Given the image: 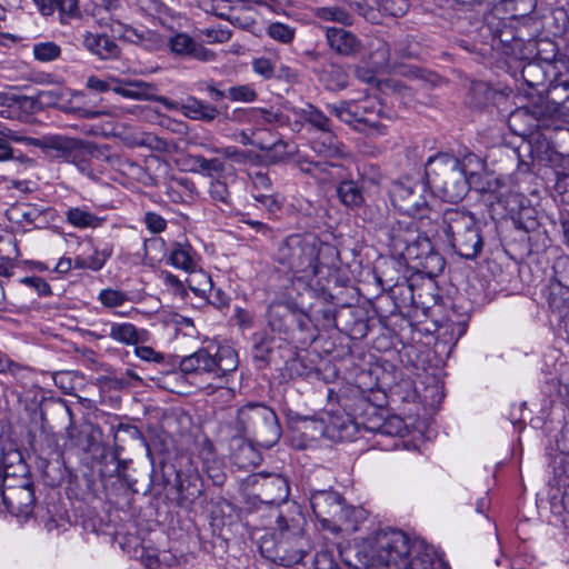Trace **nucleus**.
Masks as SVG:
<instances>
[{
    "mask_svg": "<svg viewBox=\"0 0 569 569\" xmlns=\"http://www.w3.org/2000/svg\"><path fill=\"white\" fill-rule=\"evenodd\" d=\"M356 561L347 560L352 569L385 567L386 569H431L433 550L420 542H411L398 529H383L358 547Z\"/></svg>",
    "mask_w": 569,
    "mask_h": 569,
    "instance_id": "nucleus-1",
    "label": "nucleus"
},
{
    "mask_svg": "<svg viewBox=\"0 0 569 569\" xmlns=\"http://www.w3.org/2000/svg\"><path fill=\"white\" fill-rule=\"evenodd\" d=\"M338 251L311 234H290L277 243L272 259L284 270L298 274L308 284L317 277L329 274Z\"/></svg>",
    "mask_w": 569,
    "mask_h": 569,
    "instance_id": "nucleus-2",
    "label": "nucleus"
},
{
    "mask_svg": "<svg viewBox=\"0 0 569 569\" xmlns=\"http://www.w3.org/2000/svg\"><path fill=\"white\" fill-rule=\"evenodd\" d=\"M476 159L468 154L463 160L450 153H438L426 163V176L435 193L443 201L458 202L470 189L468 164Z\"/></svg>",
    "mask_w": 569,
    "mask_h": 569,
    "instance_id": "nucleus-3",
    "label": "nucleus"
},
{
    "mask_svg": "<svg viewBox=\"0 0 569 569\" xmlns=\"http://www.w3.org/2000/svg\"><path fill=\"white\" fill-rule=\"evenodd\" d=\"M229 428L232 437L248 438L266 448L276 445L282 433L274 410L261 402H248L240 407Z\"/></svg>",
    "mask_w": 569,
    "mask_h": 569,
    "instance_id": "nucleus-4",
    "label": "nucleus"
},
{
    "mask_svg": "<svg viewBox=\"0 0 569 569\" xmlns=\"http://www.w3.org/2000/svg\"><path fill=\"white\" fill-rule=\"evenodd\" d=\"M441 229L452 250L465 259L476 258L483 241L476 219L462 208H448L442 212Z\"/></svg>",
    "mask_w": 569,
    "mask_h": 569,
    "instance_id": "nucleus-5",
    "label": "nucleus"
},
{
    "mask_svg": "<svg viewBox=\"0 0 569 569\" xmlns=\"http://www.w3.org/2000/svg\"><path fill=\"white\" fill-rule=\"evenodd\" d=\"M238 367V357L230 347L200 348L196 352L181 359L179 368L184 375L207 376L222 381Z\"/></svg>",
    "mask_w": 569,
    "mask_h": 569,
    "instance_id": "nucleus-6",
    "label": "nucleus"
},
{
    "mask_svg": "<svg viewBox=\"0 0 569 569\" xmlns=\"http://www.w3.org/2000/svg\"><path fill=\"white\" fill-rule=\"evenodd\" d=\"M328 110L359 132L387 133V126L381 121L387 116L382 111L381 103L376 99L345 100L337 104H329Z\"/></svg>",
    "mask_w": 569,
    "mask_h": 569,
    "instance_id": "nucleus-7",
    "label": "nucleus"
},
{
    "mask_svg": "<svg viewBox=\"0 0 569 569\" xmlns=\"http://www.w3.org/2000/svg\"><path fill=\"white\" fill-rule=\"evenodd\" d=\"M49 150L57 152L56 157L74 164L88 177L94 176V162H108L110 160L109 148L92 142H81L62 136H52L48 142Z\"/></svg>",
    "mask_w": 569,
    "mask_h": 569,
    "instance_id": "nucleus-8",
    "label": "nucleus"
},
{
    "mask_svg": "<svg viewBox=\"0 0 569 569\" xmlns=\"http://www.w3.org/2000/svg\"><path fill=\"white\" fill-rule=\"evenodd\" d=\"M391 203L409 217L423 218L428 212V187L417 177L405 176L393 181L389 189Z\"/></svg>",
    "mask_w": 569,
    "mask_h": 569,
    "instance_id": "nucleus-9",
    "label": "nucleus"
},
{
    "mask_svg": "<svg viewBox=\"0 0 569 569\" xmlns=\"http://www.w3.org/2000/svg\"><path fill=\"white\" fill-rule=\"evenodd\" d=\"M277 526L279 533L276 550L280 565L292 567L300 563L311 550L310 541L299 526L290 525L282 516L278 517Z\"/></svg>",
    "mask_w": 569,
    "mask_h": 569,
    "instance_id": "nucleus-10",
    "label": "nucleus"
},
{
    "mask_svg": "<svg viewBox=\"0 0 569 569\" xmlns=\"http://www.w3.org/2000/svg\"><path fill=\"white\" fill-rule=\"evenodd\" d=\"M310 505L316 518L329 530H341L348 521L350 510L337 491L316 490L310 496Z\"/></svg>",
    "mask_w": 569,
    "mask_h": 569,
    "instance_id": "nucleus-11",
    "label": "nucleus"
},
{
    "mask_svg": "<svg viewBox=\"0 0 569 569\" xmlns=\"http://www.w3.org/2000/svg\"><path fill=\"white\" fill-rule=\"evenodd\" d=\"M270 329L278 333L290 335L296 329L308 330L311 317L293 302H272L267 312Z\"/></svg>",
    "mask_w": 569,
    "mask_h": 569,
    "instance_id": "nucleus-12",
    "label": "nucleus"
},
{
    "mask_svg": "<svg viewBox=\"0 0 569 569\" xmlns=\"http://www.w3.org/2000/svg\"><path fill=\"white\" fill-rule=\"evenodd\" d=\"M1 502L2 511H9L17 518H30L36 505L33 485L28 480H23L18 486H6Z\"/></svg>",
    "mask_w": 569,
    "mask_h": 569,
    "instance_id": "nucleus-13",
    "label": "nucleus"
},
{
    "mask_svg": "<svg viewBox=\"0 0 569 569\" xmlns=\"http://www.w3.org/2000/svg\"><path fill=\"white\" fill-rule=\"evenodd\" d=\"M114 88L112 91L128 99L133 100H146V101H158L164 106L168 110L177 109V102L169 100L166 97L157 94V88L154 84L136 80L127 81L112 78Z\"/></svg>",
    "mask_w": 569,
    "mask_h": 569,
    "instance_id": "nucleus-14",
    "label": "nucleus"
},
{
    "mask_svg": "<svg viewBox=\"0 0 569 569\" xmlns=\"http://www.w3.org/2000/svg\"><path fill=\"white\" fill-rule=\"evenodd\" d=\"M325 34L329 48L337 54L350 57L357 54L361 49V40L349 30L327 27Z\"/></svg>",
    "mask_w": 569,
    "mask_h": 569,
    "instance_id": "nucleus-15",
    "label": "nucleus"
},
{
    "mask_svg": "<svg viewBox=\"0 0 569 569\" xmlns=\"http://www.w3.org/2000/svg\"><path fill=\"white\" fill-rule=\"evenodd\" d=\"M172 53L177 56L191 57L200 61H211L214 53L203 46L197 43L186 33H176L168 42Z\"/></svg>",
    "mask_w": 569,
    "mask_h": 569,
    "instance_id": "nucleus-16",
    "label": "nucleus"
},
{
    "mask_svg": "<svg viewBox=\"0 0 569 569\" xmlns=\"http://www.w3.org/2000/svg\"><path fill=\"white\" fill-rule=\"evenodd\" d=\"M411 218L412 217L407 216V218L397 220L390 227V246L397 253L401 252L406 247L415 242L417 238H420V236L417 234L418 227Z\"/></svg>",
    "mask_w": 569,
    "mask_h": 569,
    "instance_id": "nucleus-17",
    "label": "nucleus"
},
{
    "mask_svg": "<svg viewBox=\"0 0 569 569\" xmlns=\"http://www.w3.org/2000/svg\"><path fill=\"white\" fill-rule=\"evenodd\" d=\"M41 14L51 16L58 12L59 21L68 23L71 19L80 18L78 0H32Z\"/></svg>",
    "mask_w": 569,
    "mask_h": 569,
    "instance_id": "nucleus-18",
    "label": "nucleus"
},
{
    "mask_svg": "<svg viewBox=\"0 0 569 569\" xmlns=\"http://www.w3.org/2000/svg\"><path fill=\"white\" fill-rule=\"evenodd\" d=\"M83 47L102 60L116 59L120 56V48L107 34L87 32L82 40Z\"/></svg>",
    "mask_w": 569,
    "mask_h": 569,
    "instance_id": "nucleus-19",
    "label": "nucleus"
},
{
    "mask_svg": "<svg viewBox=\"0 0 569 569\" xmlns=\"http://www.w3.org/2000/svg\"><path fill=\"white\" fill-rule=\"evenodd\" d=\"M327 429L332 437L341 441H351L356 438L359 426L350 413L336 411L330 416Z\"/></svg>",
    "mask_w": 569,
    "mask_h": 569,
    "instance_id": "nucleus-20",
    "label": "nucleus"
},
{
    "mask_svg": "<svg viewBox=\"0 0 569 569\" xmlns=\"http://www.w3.org/2000/svg\"><path fill=\"white\" fill-rule=\"evenodd\" d=\"M178 109L187 118L203 122H211L219 114V110L216 106L209 104L192 96L186 98V100L180 106L177 104L176 110Z\"/></svg>",
    "mask_w": 569,
    "mask_h": 569,
    "instance_id": "nucleus-21",
    "label": "nucleus"
},
{
    "mask_svg": "<svg viewBox=\"0 0 569 569\" xmlns=\"http://www.w3.org/2000/svg\"><path fill=\"white\" fill-rule=\"evenodd\" d=\"M126 13L124 0H94L92 16L100 24L120 23Z\"/></svg>",
    "mask_w": 569,
    "mask_h": 569,
    "instance_id": "nucleus-22",
    "label": "nucleus"
},
{
    "mask_svg": "<svg viewBox=\"0 0 569 569\" xmlns=\"http://www.w3.org/2000/svg\"><path fill=\"white\" fill-rule=\"evenodd\" d=\"M546 109L550 116L569 114V83L560 82L551 84L547 90Z\"/></svg>",
    "mask_w": 569,
    "mask_h": 569,
    "instance_id": "nucleus-23",
    "label": "nucleus"
},
{
    "mask_svg": "<svg viewBox=\"0 0 569 569\" xmlns=\"http://www.w3.org/2000/svg\"><path fill=\"white\" fill-rule=\"evenodd\" d=\"M547 301L551 313L563 328L569 321V291L560 287H548Z\"/></svg>",
    "mask_w": 569,
    "mask_h": 569,
    "instance_id": "nucleus-24",
    "label": "nucleus"
},
{
    "mask_svg": "<svg viewBox=\"0 0 569 569\" xmlns=\"http://www.w3.org/2000/svg\"><path fill=\"white\" fill-rule=\"evenodd\" d=\"M521 148H525L528 152L532 151L529 143L520 136L515 137V141H507L506 138H502L500 141V161H503L510 168L525 163L520 151Z\"/></svg>",
    "mask_w": 569,
    "mask_h": 569,
    "instance_id": "nucleus-25",
    "label": "nucleus"
},
{
    "mask_svg": "<svg viewBox=\"0 0 569 569\" xmlns=\"http://www.w3.org/2000/svg\"><path fill=\"white\" fill-rule=\"evenodd\" d=\"M500 54L510 57L513 61L523 57V39L507 28L505 19H500Z\"/></svg>",
    "mask_w": 569,
    "mask_h": 569,
    "instance_id": "nucleus-26",
    "label": "nucleus"
},
{
    "mask_svg": "<svg viewBox=\"0 0 569 569\" xmlns=\"http://www.w3.org/2000/svg\"><path fill=\"white\" fill-rule=\"evenodd\" d=\"M266 502L279 503L287 500L289 496V483L286 478L279 475L270 476L262 483Z\"/></svg>",
    "mask_w": 569,
    "mask_h": 569,
    "instance_id": "nucleus-27",
    "label": "nucleus"
},
{
    "mask_svg": "<svg viewBox=\"0 0 569 569\" xmlns=\"http://www.w3.org/2000/svg\"><path fill=\"white\" fill-rule=\"evenodd\" d=\"M312 14L320 21L336 22L345 27H351L355 22L353 16L343 7L337 4L313 8Z\"/></svg>",
    "mask_w": 569,
    "mask_h": 569,
    "instance_id": "nucleus-28",
    "label": "nucleus"
},
{
    "mask_svg": "<svg viewBox=\"0 0 569 569\" xmlns=\"http://www.w3.org/2000/svg\"><path fill=\"white\" fill-rule=\"evenodd\" d=\"M337 196L341 203L349 209H357L365 202L361 187L353 180H345L337 187Z\"/></svg>",
    "mask_w": 569,
    "mask_h": 569,
    "instance_id": "nucleus-29",
    "label": "nucleus"
},
{
    "mask_svg": "<svg viewBox=\"0 0 569 569\" xmlns=\"http://www.w3.org/2000/svg\"><path fill=\"white\" fill-rule=\"evenodd\" d=\"M67 221L76 228H98L104 222V218L98 217L88 210L76 207L70 208L66 212Z\"/></svg>",
    "mask_w": 569,
    "mask_h": 569,
    "instance_id": "nucleus-30",
    "label": "nucleus"
},
{
    "mask_svg": "<svg viewBox=\"0 0 569 569\" xmlns=\"http://www.w3.org/2000/svg\"><path fill=\"white\" fill-rule=\"evenodd\" d=\"M432 247L431 241L427 237H420L399 252V254L415 269V263L422 261L430 253Z\"/></svg>",
    "mask_w": 569,
    "mask_h": 569,
    "instance_id": "nucleus-31",
    "label": "nucleus"
},
{
    "mask_svg": "<svg viewBox=\"0 0 569 569\" xmlns=\"http://www.w3.org/2000/svg\"><path fill=\"white\" fill-rule=\"evenodd\" d=\"M496 90L487 82L476 81L471 83L469 91V104L473 108H482L493 101Z\"/></svg>",
    "mask_w": 569,
    "mask_h": 569,
    "instance_id": "nucleus-32",
    "label": "nucleus"
},
{
    "mask_svg": "<svg viewBox=\"0 0 569 569\" xmlns=\"http://www.w3.org/2000/svg\"><path fill=\"white\" fill-rule=\"evenodd\" d=\"M249 0H239L226 20L242 29H249L256 23L254 11L248 6Z\"/></svg>",
    "mask_w": 569,
    "mask_h": 569,
    "instance_id": "nucleus-33",
    "label": "nucleus"
},
{
    "mask_svg": "<svg viewBox=\"0 0 569 569\" xmlns=\"http://www.w3.org/2000/svg\"><path fill=\"white\" fill-rule=\"evenodd\" d=\"M170 263L186 272L193 273L198 268V263L191 254L190 248L176 244L169 256Z\"/></svg>",
    "mask_w": 569,
    "mask_h": 569,
    "instance_id": "nucleus-34",
    "label": "nucleus"
},
{
    "mask_svg": "<svg viewBox=\"0 0 569 569\" xmlns=\"http://www.w3.org/2000/svg\"><path fill=\"white\" fill-rule=\"evenodd\" d=\"M108 336L113 340L128 346L137 345L140 341L137 328L129 322L111 323Z\"/></svg>",
    "mask_w": 569,
    "mask_h": 569,
    "instance_id": "nucleus-35",
    "label": "nucleus"
},
{
    "mask_svg": "<svg viewBox=\"0 0 569 569\" xmlns=\"http://www.w3.org/2000/svg\"><path fill=\"white\" fill-rule=\"evenodd\" d=\"M518 66L517 69H520L521 79L530 87L535 88L545 82L546 74L540 68V66L536 62H527L523 63L522 58L515 61Z\"/></svg>",
    "mask_w": 569,
    "mask_h": 569,
    "instance_id": "nucleus-36",
    "label": "nucleus"
},
{
    "mask_svg": "<svg viewBox=\"0 0 569 569\" xmlns=\"http://www.w3.org/2000/svg\"><path fill=\"white\" fill-rule=\"evenodd\" d=\"M509 221L515 228L523 230L525 232L535 231L539 227L536 210L529 202L525 204L517 214L512 216Z\"/></svg>",
    "mask_w": 569,
    "mask_h": 569,
    "instance_id": "nucleus-37",
    "label": "nucleus"
},
{
    "mask_svg": "<svg viewBox=\"0 0 569 569\" xmlns=\"http://www.w3.org/2000/svg\"><path fill=\"white\" fill-rule=\"evenodd\" d=\"M303 119L315 128L327 132L329 144H332L333 137L330 133V119L319 109L312 104H308L302 109Z\"/></svg>",
    "mask_w": 569,
    "mask_h": 569,
    "instance_id": "nucleus-38",
    "label": "nucleus"
},
{
    "mask_svg": "<svg viewBox=\"0 0 569 569\" xmlns=\"http://www.w3.org/2000/svg\"><path fill=\"white\" fill-rule=\"evenodd\" d=\"M445 259L432 247L422 261L415 263V270L428 277H437L445 269Z\"/></svg>",
    "mask_w": 569,
    "mask_h": 569,
    "instance_id": "nucleus-39",
    "label": "nucleus"
},
{
    "mask_svg": "<svg viewBox=\"0 0 569 569\" xmlns=\"http://www.w3.org/2000/svg\"><path fill=\"white\" fill-rule=\"evenodd\" d=\"M189 161L193 166V171L209 177L224 171V163L218 158L207 159L201 154H192L189 157Z\"/></svg>",
    "mask_w": 569,
    "mask_h": 569,
    "instance_id": "nucleus-40",
    "label": "nucleus"
},
{
    "mask_svg": "<svg viewBox=\"0 0 569 569\" xmlns=\"http://www.w3.org/2000/svg\"><path fill=\"white\" fill-rule=\"evenodd\" d=\"M252 342L253 359L267 365L270 361L273 338L269 337L264 332H258L252 336Z\"/></svg>",
    "mask_w": 569,
    "mask_h": 569,
    "instance_id": "nucleus-41",
    "label": "nucleus"
},
{
    "mask_svg": "<svg viewBox=\"0 0 569 569\" xmlns=\"http://www.w3.org/2000/svg\"><path fill=\"white\" fill-rule=\"evenodd\" d=\"M529 200L518 191H509L508 193L500 196V206L503 207L506 213L502 219L508 222L512 216L517 214Z\"/></svg>",
    "mask_w": 569,
    "mask_h": 569,
    "instance_id": "nucleus-42",
    "label": "nucleus"
},
{
    "mask_svg": "<svg viewBox=\"0 0 569 569\" xmlns=\"http://www.w3.org/2000/svg\"><path fill=\"white\" fill-rule=\"evenodd\" d=\"M377 11L380 14V20L382 17H402L409 9V3L407 0H375Z\"/></svg>",
    "mask_w": 569,
    "mask_h": 569,
    "instance_id": "nucleus-43",
    "label": "nucleus"
},
{
    "mask_svg": "<svg viewBox=\"0 0 569 569\" xmlns=\"http://www.w3.org/2000/svg\"><path fill=\"white\" fill-rule=\"evenodd\" d=\"M198 3L203 11L226 19L239 0H198Z\"/></svg>",
    "mask_w": 569,
    "mask_h": 569,
    "instance_id": "nucleus-44",
    "label": "nucleus"
},
{
    "mask_svg": "<svg viewBox=\"0 0 569 569\" xmlns=\"http://www.w3.org/2000/svg\"><path fill=\"white\" fill-rule=\"evenodd\" d=\"M186 281L190 290L201 298H206L208 292L212 291V280L206 272L196 270Z\"/></svg>",
    "mask_w": 569,
    "mask_h": 569,
    "instance_id": "nucleus-45",
    "label": "nucleus"
},
{
    "mask_svg": "<svg viewBox=\"0 0 569 569\" xmlns=\"http://www.w3.org/2000/svg\"><path fill=\"white\" fill-rule=\"evenodd\" d=\"M260 150L264 151L266 158L272 163L281 162L293 153V148L281 139L270 146L261 144Z\"/></svg>",
    "mask_w": 569,
    "mask_h": 569,
    "instance_id": "nucleus-46",
    "label": "nucleus"
},
{
    "mask_svg": "<svg viewBox=\"0 0 569 569\" xmlns=\"http://www.w3.org/2000/svg\"><path fill=\"white\" fill-rule=\"evenodd\" d=\"M267 34L282 44H290L296 37V28L282 22H272L267 28Z\"/></svg>",
    "mask_w": 569,
    "mask_h": 569,
    "instance_id": "nucleus-47",
    "label": "nucleus"
},
{
    "mask_svg": "<svg viewBox=\"0 0 569 569\" xmlns=\"http://www.w3.org/2000/svg\"><path fill=\"white\" fill-rule=\"evenodd\" d=\"M33 57L40 62H51L61 56V48L56 42L47 41L33 44Z\"/></svg>",
    "mask_w": 569,
    "mask_h": 569,
    "instance_id": "nucleus-48",
    "label": "nucleus"
},
{
    "mask_svg": "<svg viewBox=\"0 0 569 569\" xmlns=\"http://www.w3.org/2000/svg\"><path fill=\"white\" fill-rule=\"evenodd\" d=\"M98 300L101 305L108 309H113L123 306L127 301H129V296L127 292L106 288L99 292Z\"/></svg>",
    "mask_w": 569,
    "mask_h": 569,
    "instance_id": "nucleus-49",
    "label": "nucleus"
},
{
    "mask_svg": "<svg viewBox=\"0 0 569 569\" xmlns=\"http://www.w3.org/2000/svg\"><path fill=\"white\" fill-rule=\"evenodd\" d=\"M209 194L216 203H221L224 206L231 204V193L229 191L228 184L220 179H214L210 182Z\"/></svg>",
    "mask_w": 569,
    "mask_h": 569,
    "instance_id": "nucleus-50",
    "label": "nucleus"
},
{
    "mask_svg": "<svg viewBox=\"0 0 569 569\" xmlns=\"http://www.w3.org/2000/svg\"><path fill=\"white\" fill-rule=\"evenodd\" d=\"M227 97L231 101L253 102L258 98L256 89L251 84L233 86L228 89Z\"/></svg>",
    "mask_w": 569,
    "mask_h": 569,
    "instance_id": "nucleus-51",
    "label": "nucleus"
},
{
    "mask_svg": "<svg viewBox=\"0 0 569 569\" xmlns=\"http://www.w3.org/2000/svg\"><path fill=\"white\" fill-rule=\"evenodd\" d=\"M20 109L19 98L14 94L0 92V117L4 119H14Z\"/></svg>",
    "mask_w": 569,
    "mask_h": 569,
    "instance_id": "nucleus-52",
    "label": "nucleus"
},
{
    "mask_svg": "<svg viewBox=\"0 0 569 569\" xmlns=\"http://www.w3.org/2000/svg\"><path fill=\"white\" fill-rule=\"evenodd\" d=\"M2 130L6 131V134H1L2 138H9V139H11L13 141L22 142V143H24L27 146H33V147L40 148L43 151H48L49 150L47 144H48V142L50 140H52V136H46V137H42L40 139L31 138V137H24V136H19L16 132L7 129L3 126H2Z\"/></svg>",
    "mask_w": 569,
    "mask_h": 569,
    "instance_id": "nucleus-53",
    "label": "nucleus"
},
{
    "mask_svg": "<svg viewBox=\"0 0 569 569\" xmlns=\"http://www.w3.org/2000/svg\"><path fill=\"white\" fill-rule=\"evenodd\" d=\"M553 278L548 287H560L569 291V261L560 260L553 266Z\"/></svg>",
    "mask_w": 569,
    "mask_h": 569,
    "instance_id": "nucleus-54",
    "label": "nucleus"
},
{
    "mask_svg": "<svg viewBox=\"0 0 569 569\" xmlns=\"http://www.w3.org/2000/svg\"><path fill=\"white\" fill-rule=\"evenodd\" d=\"M64 92L62 88L41 90L37 94V100L42 107H57L63 99Z\"/></svg>",
    "mask_w": 569,
    "mask_h": 569,
    "instance_id": "nucleus-55",
    "label": "nucleus"
},
{
    "mask_svg": "<svg viewBox=\"0 0 569 569\" xmlns=\"http://www.w3.org/2000/svg\"><path fill=\"white\" fill-rule=\"evenodd\" d=\"M501 271L506 272L508 276V284L500 288V291H506L507 295L517 293L520 290V282L518 280V266L515 262H509L507 263L506 269Z\"/></svg>",
    "mask_w": 569,
    "mask_h": 569,
    "instance_id": "nucleus-56",
    "label": "nucleus"
},
{
    "mask_svg": "<svg viewBox=\"0 0 569 569\" xmlns=\"http://www.w3.org/2000/svg\"><path fill=\"white\" fill-rule=\"evenodd\" d=\"M111 254V248H103L101 250L96 249L93 253L87 258L88 269L92 271L101 270Z\"/></svg>",
    "mask_w": 569,
    "mask_h": 569,
    "instance_id": "nucleus-57",
    "label": "nucleus"
},
{
    "mask_svg": "<svg viewBox=\"0 0 569 569\" xmlns=\"http://www.w3.org/2000/svg\"><path fill=\"white\" fill-rule=\"evenodd\" d=\"M258 6H264L277 14H288L289 9L293 7L292 0H249Z\"/></svg>",
    "mask_w": 569,
    "mask_h": 569,
    "instance_id": "nucleus-58",
    "label": "nucleus"
},
{
    "mask_svg": "<svg viewBox=\"0 0 569 569\" xmlns=\"http://www.w3.org/2000/svg\"><path fill=\"white\" fill-rule=\"evenodd\" d=\"M199 480L197 476L190 477V480H188V486H186L187 480H181L179 483V491L186 499H189L191 501L199 498L202 493L201 485L198 486L196 482Z\"/></svg>",
    "mask_w": 569,
    "mask_h": 569,
    "instance_id": "nucleus-59",
    "label": "nucleus"
},
{
    "mask_svg": "<svg viewBox=\"0 0 569 569\" xmlns=\"http://www.w3.org/2000/svg\"><path fill=\"white\" fill-rule=\"evenodd\" d=\"M252 70L263 79H271L274 74L273 63L263 57L254 58L251 62Z\"/></svg>",
    "mask_w": 569,
    "mask_h": 569,
    "instance_id": "nucleus-60",
    "label": "nucleus"
},
{
    "mask_svg": "<svg viewBox=\"0 0 569 569\" xmlns=\"http://www.w3.org/2000/svg\"><path fill=\"white\" fill-rule=\"evenodd\" d=\"M378 430L383 435L402 436L405 430L403 420L399 417H391L387 419Z\"/></svg>",
    "mask_w": 569,
    "mask_h": 569,
    "instance_id": "nucleus-61",
    "label": "nucleus"
},
{
    "mask_svg": "<svg viewBox=\"0 0 569 569\" xmlns=\"http://www.w3.org/2000/svg\"><path fill=\"white\" fill-rule=\"evenodd\" d=\"M372 58L379 67H387L390 62V46L383 40L377 42V47L372 51Z\"/></svg>",
    "mask_w": 569,
    "mask_h": 569,
    "instance_id": "nucleus-62",
    "label": "nucleus"
},
{
    "mask_svg": "<svg viewBox=\"0 0 569 569\" xmlns=\"http://www.w3.org/2000/svg\"><path fill=\"white\" fill-rule=\"evenodd\" d=\"M239 221L248 224L263 237L273 238V230L267 223L251 219L248 213H241Z\"/></svg>",
    "mask_w": 569,
    "mask_h": 569,
    "instance_id": "nucleus-63",
    "label": "nucleus"
},
{
    "mask_svg": "<svg viewBox=\"0 0 569 569\" xmlns=\"http://www.w3.org/2000/svg\"><path fill=\"white\" fill-rule=\"evenodd\" d=\"M253 198L257 202H259L262 207H264L269 212L278 211L282 202L274 194L267 193H256Z\"/></svg>",
    "mask_w": 569,
    "mask_h": 569,
    "instance_id": "nucleus-64",
    "label": "nucleus"
}]
</instances>
